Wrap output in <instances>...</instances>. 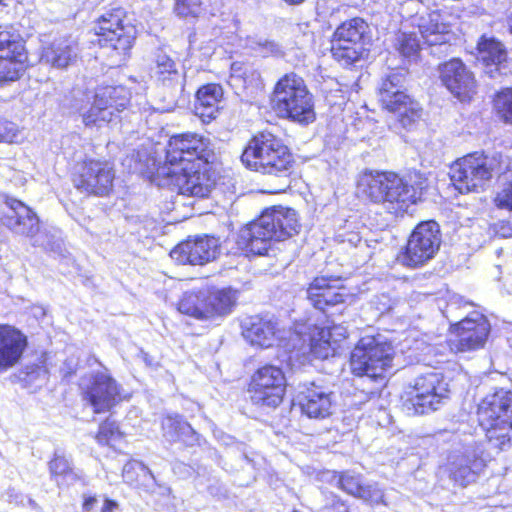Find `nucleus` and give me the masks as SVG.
<instances>
[{
  "instance_id": "1",
  "label": "nucleus",
  "mask_w": 512,
  "mask_h": 512,
  "mask_svg": "<svg viewBox=\"0 0 512 512\" xmlns=\"http://www.w3.org/2000/svg\"><path fill=\"white\" fill-rule=\"evenodd\" d=\"M210 140L196 132L169 137L164 159L148 170V178L178 195L205 199L217 187L220 174L214 167Z\"/></svg>"
},
{
  "instance_id": "2",
  "label": "nucleus",
  "mask_w": 512,
  "mask_h": 512,
  "mask_svg": "<svg viewBox=\"0 0 512 512\" xmlns=\"http://www.w3.org/2000/svg\"><path fill=\"white\" fill-rule=\"evenodd\" d=\"M426 181L420 173H416L412 180L392 170L365 169L360 172L356 187L368 202L383 205L399 215L422 201Z\"/></svg>"
},
{
  "instance_id": "3",
  "label": "nucleus",
  "mask_w": 512,
  "mask_h": 512,
  "mask_svg": "<svg viewBox=\"0 0 512 512\" xmlns=\"http://www.w3.org/2000/svg\"><path fill=\"white\" fill-rule=\"evenodd\" d=\"M240 161L251 172L278 178L289 177L296 167L291 148L279 136L266 130L249 137Z\"/></svg>"
},
{
  "instance_id": "4",
  "label": "nucleus",
  "mask_w": 512,
  "mask_h": 512,
  "mask_svg": "<svg viewBox=\"0 0 512 512\" xmlns=\"http://www.w3.org/2000/svg\"><path fill=\"white\" fill-rule=\"evenodd\" d=\"M269 103L279 118L303 126L316 120L314 96L304 78L294 71L284 73L274 84Z\"/></svg>"
},
{
  "instance_id": "5",
  "label": "nucleus",
  "mask_w": 512,
  "mask_h": 512,
  "mask_svg": "<svg viewBox=\"0 0 512 512\" xmlns=\"http://www.w3.org/2000/svg\"><path fill=\"white\" fill-rule=\"evenodd\" d=\"M500 153L476 150L455 159L450 165V181L454 189L462 194L484 192L494 177L503 170Z\"/></svg>"
},
{
  "instance_id": "6",
  "label": "nucleus",
  "mask_w": 512,
  "mask_h": 512,
  "mask_svg": "<svg viewBox=\"0 0 512 512\" xmlns=\"http://www.w3.org/2000/svg\"><path fill=\"white\" fill-rule=\"evenodd\" d=\"M475 418L486 440L503 449L512 443V391L496 388L480 399Z\"/></svg>"
},
{
  "instance_id": "7",
  "label": "nucleus",
  "mask_w": 512,
  "mask_h": 512,
  "mask_svg": "<svg viewBox=\"0 0 512 512\" xmlns=\"http://www.w3.org/2000/svg\"><path fill=\"white\" fill-rule=\"evenodd\" d=\"M92 31L96 36L97 45L109 50L110 55L118 63L131 56L137 38V28L123 7H113L101 14L95 20Z\"/></svg>"
},
{
  "instance_id": "8",
  "label": "nucleus",
  "mask_w": 512,
  "mask_h": 512,
  "mask_svg": "<svg viewBox=\"0 0 512 512\" xmlns=\"http://www.w3.org/2000/svg\"><path fill=\"white\" fill-rule=\"evenodd\" d=\"M395 357L391 342L379 335H364L354 344L349 355L350 372L355 377L382 381L389 374Z\"/></svg>"
},
{
  "instance_id": "9",
  "label": "nucleus",
  "mask_w": 512,
  "mask_h": 512,
  "mask_svg": "<svg viewBox=\"0 0 512 512\" xmlns=\"http://www.w3.org/2000/svg\"><path fill=\"white\" fill-rule=\"evenodd\" d=\"M451 394L444 373L429 371L415 377L400 395L401 405L413 415H426L440 408Z\"/></svg>"
},
{
  "instance_id": "10",
  "label": "nucleus",
  "mask_w": 512,
  "mask_h": 512,
  "mask_svg": "<svg viewBox=\"0 0 512 512\" xmlns=\"http://www.w3.org/2000/svg\"><path fill=\"white\" fill-rule=\"evenodd\" d=\"M239 291L232 287H209L184 292L177 310L196 320L208 321L229 315L237 305Z\"/></svg>"
},
{
  "instance_id": "11",
  "label": "nucleus",
  "mask_w": 512,
  "mask_h": 512,
  "mask_svg": "<svg viewBox=\"0 0 512 512\" xmlns=\"http://www.w3.org/2000/svg\"><path fill=\"white\" fill-rule=\"evenodd\" d=\"M288 379L281 366L263 363L250 374L246 391L253 405L277 409L286 397Z\"/></svg>"
},
{
  "instance_id": "12",
  "label": "nucleus",
  "mask_w": 512,
  "mask_h": 512,
  "mask_svg": "<svg viewBox=\"0 0 512 512\" xmlns=\"http://www.w3.org/2000/svg\"><path fill=\"white\" fill-rule=\"evenodd\" d=\"M441 243L442 234L438 223L433 220L421 221L398 251L396 261L407 269L422 268L435 258Z\"/></svg>"
},
{
  "instance_id": "13",
  "label": "nucleus",
  "mask_w": 512,
  "mask_h": 512,
  "mask_svg": "<svg viewBox=\"0 0 512 512\" xmlns=\"http://www.w3.org/2000/svg\"><path fill=\"white\" fill-rule=\"evenodd\" d=\"M116 180V170L112 162L105 159L85 158L78 163L71 174L73 187L91 197H109Z\"/></svg>"
},
{
  "instance_id": "14",
  "label": "nucleus",
  "mask_w": 512,
  "mask_h": 512,
  "mask_svg": "<svg viewBox=\"0 0 512 512\" xmlns=\"http://www.w3.org/2000/svg\"><path fill=\"white\" fill-rule=\"evenodd\" d=\"M26 40L13 27L0 28V87L20 80L29 68Z\"/></svg>"
},
{
  "instance_id": "15",
  "label": "nucleus",
  "mask_w": 512,
  "mask_h": 512,
  "mask_svg": "<svg viewBox=\"0 0 512 512\" xmlns=\"http://www.w3.org/2000/svg\"><path fill=\"white\" fill-rule=\"evenodd\" d=\"M130 104V92L124 86H104L98 88L89 101V106L81 107L82 122L86 127H99L112 121L118 113Z\"/></svg>"
},
{
  "instance_id": "16",
  "label": "nucleus",
  "mask_w": 512,
  "mask_h": 512,
  "mask_svg": "<svg viewBox=\"0 0 512 512\" xmlns=\"http://www.w3.org/2000/svg\"><path fill=\"white\" fill-rule=\"evenodd\" d=\"M378 95L381 108L393 113L402 128L410 130L422 119V106L406 91L398 89L395 75H388L382 80Z\"/></svg>"
},
{
  "instance_id": "17",
  "label": "nucleus",
  "mask_w": 512,
  "mask_h": 512,
  "mask_svg": "<svg viewBox=\"0 0 512 512\" xmlns=\"http://www.w3.org/2000/svg\"><path fill=\"white\" fill-rule=\"evenodd\" d=\"M378 95L381 108L393 113L402 128L410 130L422 119V106L406 91L398 89L395 75H388L382 80Z\"/></svg>"
},
{
  "instance_id": "18",
  "label": "nucleus",
  "mask_w": 512,
  "mask_h": 512,
  "mask_svg": "<svg viewBox=\"0 0 512 512\" xmlns=\"http://www.w3.org/2000/svg\"><path fill=\"white\" fill-rule=\"evenodd\" d=\"M440 84L462 104H470L478 93L475 72L461 57H451L436 67Z\"/></svg>"
},
{
  "instance_id": "19",
  "label": "nucleus",
  "mask_w": 512,
  "mask_h": 512,
  "mask_svg": "<svg viewBox=\"0 0 512 512\" xmlns=\"http://www.w3.org/2000/svg\"><path fill=\"white\" fill-rule=\"evenodd\" d=\"M305 292L310 305L325 315L336 307L346 305L354 296L343 277L331 274L314 276Z\"/></svg>"
},
{
  "instance_id": "20",
  "label": "nucleus",
  "mask_w": 512,
  "mask_h": 512,
  "mask_svg": "<svg viewBox=\"0 0 512 512\" xmlns=\"http://www.w3.org/2000/svg\"><path fill=\"white\" fill-rule=\"evenodd\" d=\"M489 333L490 325L483 315L465 317L449 325L446 347L455 355L474 352L485 346Z\"/></svg>"
},
{
  "instance_id": "21",
  "label": "nucleus",
  "mask_w": 512,
  "mask_h": 512,
  "mask_svg": "<svg viewBox=\"0 0 512 512\" xmlns=\"http://www.w3.org/2000/svg\"><path fill=\"white\" fill-rule=\"evenodd\" d=\"M221 250L220 238L202 234L178 243L171 251L170 257L180 265L203 266L214 261Z\"/></svg>"
},
{
  "instance_id": "22",
  "label": "nucleus",
  "mask_w": 512,
  "mask_h": 512,
  "mask_svg": "<svg viewBox=\"0 0 512 512\" xmlns=\"http://www.w3.org/2000/svg\"><path fill=\"white\" fill-rule=\"evenodd\" d=\"M83 398L100 414L111 410L123 400L121 385L108 372H97L91 376L83 391Z\"/></svg>"
},
{
  "instance_id": "23",
  "label": "nucleus",
  "mask_w": 512,
  "mask_h": 512,
  "mask_svg": "<svg viewBox=\"0 0 512 512\" xmlns=\"http://www.w3.org/2000/svg\"><path fill=\"white\" fill-rule=\"evenodd\" d=\"M3 203L6 210H0V225L27 237L39 232L40 219L33 208L8 194L3 195Z\"/></svg>"
},
{
  "instance_id": "24",
  "label": "nucleus",
  "mask_w": 512,
  "mask_h": 512,
  "mask_svg": "<svg viewBox=\"0 0 512 512\" xmlns=\"http://www.w3.org/2000/svg\"><path fill=\"white\" fill-rule=\"evenodd\" d=\"M258 219L274 242L285 241L298 235L302 227L298 212L282 205L265 208Z\"/></svg>"
},
{
  "instance_id": "25",
  "label": "nucleus",
  "mask_w": 512,
  "mask_h": 512,
  "mask_svg": "<svg viewBox=\"0 0 512 512\" xmlns=\"http://www.w3.org/2000/svg\"><path fill=\"white\" fill-rule=\"evenodd\" d=\"M28 348V336L20 328L0 323V374L18 366Z\"/></svg>"
},
{
  "instance_id": "26",
  "label": "nucleus",
  "mask_w": 512,
  "mask_h": 512,
  "mask_svg": "<svg viewBox=\"0 0 512 512\" xmlns=\"http://www.w3.org/2000/svg\"><path fill=\"white\" fill-rule=\"evenodd\" d=\"M337 326H317L309 328L307 333V359L326 360L338 354L343 335L337 333Z\"/></svg>"
},
{
  "instance_id": "27",
  "label": "nucleus",
  "mask_w": 512,
  "mask_h": 512,
  "mask_svg": "<svg viewBox=\"0 0 512 512\" xmlns=\"http://www.w3.org/2000/svg\"><path fill=\"white\" fill-rule=\"evenodd\" d=\"M277 323L270 317L256 314L247 317L241 325L243 338L251 345L267 349L277 338Z\"/></svg>"
},
{
  "instance_id": "28",
  "label": "nucleus",
  "mask_w": 512,
  "mask_h": 512,
  "mask_svg": "<svg viewBox=\"0 0 512 512\" xmlns=\"http://www.w3.org/2000/svg\"><path fill=\"white\" fill-rule=\"evenodd\" d=\"M79 59L77 44L67 38L54 39L44 45L39 60L51 69L65 70L76 64Z\"/></svg>"
},
{
  "instance_id": "29",
  "label": "nucleus",
  "mask_w": 512,
  "mask_h": 512,
  "mask_svg": "<svg viewBox=\"0 0 512 512\" xmlns=\"http://www.w3.org/2000/svg\"><path fill=\"white\" fill-rule=\"evenodd\" d=\"M298 403L301 412L309 418L324 419L332 414V393L314 384L299 393Z\"/></svg>"
},
{
  "instance_id": "30",
  "label": "nucleus",
  "mask_w": 512,
  "mask_h": 512,
  "mask_svg": "<svg viewBox=\"0 0 512 512\" xmlns=\"http://www.w3.org/2000/svg\"><path fill=\"white\" fill-rule=\"evenodd\" d=\"M476 59L485 68L499 70L509 62V52L505 44L494 36L482 34L475 45Z\"/></svg>"
},
{
  "instance_id": "31",
  "label": "nucleus",
  "mask_w": 512,
  "mask_h": 512,
  "mask_svg": "<svg viewBox=\"0 0 512 512\" xmlns=\"http://www.w3.org/2000/svg\"><path fill=\"white\" fill-rule=\"evenodd\" d=\"M223 89L218 83H206L195 92L194 111L204 123H210L220 112Z\"/></svg>"
},
{
  "instance_id": "32",
  "label": "nucleus",
  "mask_w": 512,
  "mask_h": 512,
  "mask_svg": "<svg viewBox=\"0 0 512 512\" xmlns=\"http://www.w3.org/2000/svg\"><path fill=\"white\" fill-rule=\"evenodd\" d=\"M272 241L257 218L241 231L237 243L246 256H262L268 253Z\"/></svg>"
},
{
  "instance_id": "33",
  "label": "nucleus",
  "mask_w": 512,
  "mask_h": 512,
  "mask_svg": "<svg viewBox=\"0 0 512 512\" xmlns=\"http://www.w3.org/2000/svg\"><path fill=\"white\" fill-rule=\"evenodd\" d=\"M367 45L366 43L352 42L331 36L329 51L332 59L341 67L352 68L367 57Z\"/></svg>"
},
{
  "instance_id": "34",
  "label": "nucleus",
  "mask_w": 512,
  "mask_h": 512,
  "mask_svg": "<svg viewBox=\"0 0 512 512\" xmlns=\"http://www.w3.org/2000/svg\"><path fill=\"white\" fill-rule=\"evenodd\" d=\"M337 479V487L343 492L366 502H374L381 496L379 490L372 485H365L361 481V475L351 470L334 472Z\"/></svg>"
},
{
  "instance_id": "35",
  "label": "nucleus",
  "mask_w": 512,
  "mask_h": 512,
  "mask_svg": "<svg viewBox=\"0 0 512 512\" xmlns=\"http://www.w3.org/2000/svg\"><path fill=\"white\" fill-rule=\"evenodd\" d=\"M47 467L50 479L54 481L58 487L80 480V476L76 472L71 458L63 451H54L47 462Z\"/></svg>"
},
{
  "instance_id": "36",
  "label": "nucleus",
  "mask_w": 512,
  "mask_h": 512,
  "mask_svg": "<svg viewBox=\"0 0 512 512\" xmlns=\"http://www.w3.org/2000/svg\"><path fill=\"white\" fill-rule=\"evenodd\" d=\"M331 36L352 42L357 41L369 44L371 40V30L369 23L364 18L355 16L338 24Z\"/></svg>"
},
{
  "instance_id": "37",
  "label": "nucleus",
  "mask_w": 512,
  "mask_h": 512,
  "mask_svg": "<svg viewBox=\"0 0 512 512\" xmlns=\"http://www.w3.org/2000/svg\"><path fill=\"white\" fill-rule=\"evenodd\" d=\"M163 430L170 437L171 442H182L185 446H190L199 440V434L178 415L166 416Z\"/></svg>"
},
{
  "instance_id": "38",
  "label": "nucleus",
  "mask_w": 512,
  "mask_h": 512,
  "mask_svg": "<svg viewBox=\"0 0 512 512\" xmlns=\"http://www.w3.org/2000/svg\"><path fill=\"white\" fill-rule=\"evenodd\" d=\"M122 477L124 483L128 486L134 489H142L146 487L147 482L152 479L153 475L143 463L130 462L124 466Z\"/></svg>"
},
{
  "instance_id": "39",
  "label": "nucleus",
  "mask_w": 512,
  "mask_h": 512,
  "mask_svg": "<svg viewBox=\"0 0 512 512\" xmlns=\"http://www.w3.org/2000/svg\"><path fill=\"white\" fill-rule=\"evenodd\" d=\"M155 77L164 86H174L178 83L180 74L176 63L169 56L162 54L156 59Z\"/></svg>"
},
{
  "instance_id": "40",
  "label": "nucleus",
  "mask_w": 512,
  "mask_h": 512,
  "mask_svg": "<svg viewBox=\"0 0 512 512\" xmlns=\"http://www.w3.org/2000/svg\"><path fill=\"white\" fill-rule=\"evenodd\" d=\"M493 107L499 120L512 126V87L502 88L495 93Z\"/></svg>"
},
{
  "instance_id": "41",
  "label": "nucleus",
  "mask_w": 512,
  "mask_h": 512,
  "mask_svg": "<svg viewBox=\"0 0 512 512\" xmlns=\"http://www.w3.org/2000/svg\"><path fill=\"white\" fill-rule=\"evenodd\" d=\"M421 42L416 32H400L396 38V50L409 60H417L420 57Z\"/></svg>"
},
{
  "instance_id": "42",
  "label": "nucleus",
  "mask_w": 512,
  "mask_h": 512,
  "mask_svg": "<svg viewBox=\"0 0 512 512\" xmlns=\"http://www.w3.org/2000/svg\"><path fill=\"white\" fill-rule=\"evenodd\" d=\"M483 463L469 461L466 463H457L450 472L451 479L460 486H466L479 474L483 468Z\"/></svg>"
},
{
  "instance_id": "43",
  "label": "nucleus",
  "mask_w": 512,
  "mask_h": 512,
  "mask_svg": "<svg viewBox=\"0 0 512 512\" xmlns=\"http://www.w3.org/2000/svg\"><path fill=\"white\" fill-rule=\"evenodd\" d=\"M124 433L120 430L116 421L105 419L100 422L94 439L100 446H112L113 442L123 438Z\"/></svg>"
},
{
  "instance_id": "44",
  "label": "nucleus",
  "mask_w": 512,
  "mask_h": 512,
  "mask_svg": "<svg viewBox=\"0 0 512 512\" xmlns=\"http://www.w3.org/2000/svg\"><path fill=\"white\" fill-rule=\"evenodd\" d=\"M492 203L499 210L512 212V172L504 178L492 198Z\"/></svg>"
},
{
  "instance_id": "45",
  "label": "nucleus",
  "mask_w": 512,
  "mask_h": 512,
  "mask_svg": "<svg viewBox=\"0 0 512 512\" xmlns=\"http://www.w3.org/2000/svg\"><path fill=\"white\" fill-rule=\"evenodd\" d=\"M203 10L201 0H174L173 12L180 18L196 19Z\"/></svg>"
},
{
  "instance_id": "46",
  "label": "nucleus",
  "mask_w": 512,
  "mask_h": 512,
  "mask_svg": "<svg viewBox=\"0 0 512 512\" xmlns=\"http://www.w3.org/2000/svg\"><path fill=\"white\" fill-rule=\"evenodd\" d=\"M440 15L437 12L430 13L427 19H422L418 24V32L421 34L424 42L432 45L428 40L431 35H437L444 32L443 25L439 22Z\"/></svg>"
},
{
  "instance_id": "47",
  "label": "nucleus",
  "mask_w": 512,
  "mask_h": 512,
  "mask_svg": "<svg viewBox=\"0 0 512 512\" xmlns=\"http://www.w3.org/2000/svg\"><path fill=\"white\" fill-rule=\"evenodd\" d=\"M20 133L18 124L6 116L0 115V143H17Z\"/></svg>"
},
{
  "instance_id": "48",
  "label": "nucleus",
  "mask_w": 512,
  "mask_h": 512,
  "mask_svg": "<svg viewBox=\"0 0 512 512\" xmlns=\"http://www.w3.org/2000/svg\"><path fill=\"white\" fill-rule=\"evenodd\" d=\"M488 232L491 237L498 239H508L512 237V221L501 219L489 224Z\"/></svg>"
},
{
  "instance_id": "49",
  "label": "nucleus",
  "mask_w": 512,
  "mask_h": 512,
  "mask_svg": "<svg viewBox=\"0 0 512 512\" xmlns=\"http://www.w3.org/2000/svg\"><path fill=\"white\" fill-rule=\"evenodd\" d=\"M323 509L326 512H350L346 501L336 494H332L331 501L325 504Z\"/></svg>"
},
{
  "instance_id": "50",
  "label": "nucleus",
  "mask_w": 512,
  "mask_h": 512,
  "mask_svg": "<svg viewBox=\"0 0 512 512\" xmlns=\"http://www.w3.org/2000/svg\"><path fill=\"white\" fill-rule=\"evenodd\" d=\"M44 372V366L39 364L27 365L20 371L21 374H24V379L27 381L38 379Z\"/></svg>"
},
{
  "instance_id": "51",
  "label": "nucleus",
  "mask_w": 512,
  "mask_h": 512,
  "mask_svg": "<svg viewBox=\"0 0 512 512\" xmlns=\"http://www.w3.org/2000/svg\"><path fill=\"white\" fill-rule=\"evenodd\" d=\"M96 502H97V498L95 496H92V495L84 496L83 502H82V510L84 512L91 511L93 509L94 505L96 504Z\"/></svg>"
},
{
  "instance_id": "52",
  "label": "nucleus",
  "mask_w": 512,
  "mask_h": 512,
  "mask_svg": "<svg viewBox=\"0 0 512 512\" xmlns=\"http://www.w3.org/2000/svg\"><path fill=\"white\" fill-rule=\"evenodd\" d=\"M116 508H117L116 501L107 498L104 501V504L101 508V512H114Z\"/></svg>"
},
{
  "instance_id": "53",
  "label": "nucleus",
  "mask_w": 512,
  "mask_h": 512,
  "mask_svg": "<svg viewBox=\"0 0 512 512\" xmlns=\"http://www.w3.org/2000/svg\"><path fill=\"white\" fill-rule=\"evenodd\" d=\"M285 3L289 5H299L305 2L306 0H283Z\"/></svg>"
},
{
  "instance_id": "54",
  "label": "nucleus",
  "mask_w": 512,
  "mask_h": 512,
  "mask_svg": "<svg viewBox=\"0 0 512 512\" xmlns=\"http://www.w3.org/2000/svg\"><path fill=\"white\" fill-rule=\"evenodd\" d=\"M285 189H279V190H275V191H272V193H281V192H284Z\"/></svg>"
},
{
  "instance_id": "55",
  "label": "nucleus",
  "mask_w": 512,
  "mask_h": 512,
  "mask_svg": "<svg viewBox=\"0 0 512 512\" xmlns=\"http://www.w3.org/2000/svg\"><path fill=\"white\" fill-rule=\"evenodd\" d=\"M291 512H300V511H299V510L294 509V510H292Z\"/></svg>"
},
{
  "instance_id": "56",
  "label": "nucleus",
  "mask_w": 512,
  "mask_h": 512,
  "mask_svg": "<svg viewBox=\"0 0 512 512\" xmlns=\"http://www.w3.org/2000/svg\"><path fill=\"white\" fill-rule=\"evenodd\" d=\"M5 0H0V4H3Z\"/></svg>"
}]
</instances>
